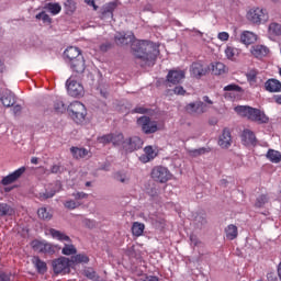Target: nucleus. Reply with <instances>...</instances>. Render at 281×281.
Here are the masks:
<instances>
[{"label": "nucleus", "mask_w": 281, "mask_h": 281, "mask_svg": "<svg viewBox=\"0 0 281 281\" xmlns=\"http://www.w3.org/2000/svg\"><path fill=\"white\" fill-rule=\"evenodd\" d=\"M65 207H67L68 210H76V201L74 200L67 201L65 203Z\"/></svg>", "instance_id": "nucleus-57"}, {"label": "nucleus", "mask_w": 281, "mask_h": 281, "mask_svg": "<svg viewBox=\"0 0 281 281\" xmlns=\"http://www.w3.org/2000/svg\"><path fill=\"white\" fill-rule=\"evenodd\" d=\"M46 9L48 10V12L53 13L54 15L59 14L60 10H63L59 3H48L46 5Z\"/></svg>", "instance_id": "nucleus-37"}, {"label": "nucleus", "mask_w": 281, "mask_h": 281, "mask_svg": "<svg viewBox=\"0 0 281 281\" xmlns=\"http://www.w3.org/2000/svg\"><path fill=\"white\" fill-rule=\"evenodd\" d=\"M150 175L151 179L158 183H167V181L172 179V173H170V170L164 166L154 167Z\"/></svg>", "instance_id": "nucleus-6"}, {"label": "nucleus", "mask_w": 281, "mask_h": 281, "mask_svg": "<svg viewBox=\"0 0 281 281\" xmlns=\"http://www.w3.org/2000/svg\"><path fill=\"white\" fill-rule=\"evenodd\" d=\"M66 87L67 92L71 95V98H82V95H85V87H82L71 77L66 81Z\"/></svg>", "instance_id": "nucleus-8"}, {"label": "nucleus", "mask_w": 281, "mask_h": 281, "mask_svg": "<svg viewBox=\"0 0 281 281\" xmlns=\"http://www.w3.org/2000/svg\"><path fill=\"white\" fill-rule=\"evenodd\" d=\"M224 91H236L237 93H243V88L236 83H231L224 87Z\"/></svg>", "instance_id": "nucleus-45"}, {"label": "nucleus", "mask_w": 281, "mask_h": 281, "mask_svg": "<svg viewBox=\"0 0 281 281\" xmlns=\"http://www.w3.org/2000/svg\"><path fill=\"white\" fill-rule=\"evenodd\" d=\"M190 157H201V155H205L206 153H210V148H199V149H191L188 151Z\"/></svg>", "instance_id": "nucleus-36"}, {"label": "nucleus", "mask_w": 281, "mask_h": 281, "mask_svg": "<svg viewBox=\"0 0 281 281\" xmlns=\"http://www.w3.org/2000/svg\"><path fill=\"white\" fill-rule=\"evenodd\" d=\"M12 209L5 203L0 204V212H10Z\"/></svg>", "instance_id": "nucleus-62"}, {"label": "nucleus", "mask_w": 281, "mask_h": 281, "mask_svg": "<svg viewBox=\"0 0 281 281\" xmlns=\"http://www.w3.org/2000/svg\"><path fill=\"white\" fill-rule=\"evenodd\" d=\"M137 125L142 128V132L145 135H153V133H157V131H159L157 121H151L150 116L144 115V116L138 117Z\"/></svg>", "instance_id": "nucleus-4"}, {"label": "nucleus", "mask_w": 281, "mask_h": 281, "mask_svg": "<svg viewBox=\"0 0 281 281\" xmlns=\"http://www.w3.org/2000/svg\"><path fill=\"white\" fill-rule=\"evenodd\" d=\"M52 267L56 276H59V273H63L65 276L66 273H69V271H71V261L69 260V258L59 257L52 261Z\"/></svg>", "instance_id": "nucleus-5"}, {"label": "nucleus", "mask_w": 281, "mask_h": 281, "mask_svg": "<svg viewBox=\"0 0 281 281\" xmlns=\"http://www.w3.org/2000/svg\"><path fill=\"white\" fill-rule=\"evenodd\" d=\"M217 38H220V41H229V33L227 32L218 33Z\"/></svg>", "instance_id": "nucleus-56"}, {"label": "nucleus", "mask_w": 281, "mask_h": 281, "mask_svg": "<svg viewBox=\"0 0 281 281\" xmlns=\"http://www.w3.org/2000/svg\"><path fill=\"white\" fill-rule=\"evenodd\" d=\"M35 19L42 20L43 23H52V18H49V15L45 13V11L36 14Z\"/></svg>", "instance_id": "nucleus-46"}, {"label": "nucleus", "mask_w": 281, "mask_h": 281, "mask_svg": "<svg viewBox=\"0 0 281 281\" xmlns=\"http://www.w3.org/2000/svg\"><path fill=\"white\" fill-rule=\"evenodd\" d=\"M50 236L55 238L56 240H60V243H69L71 244V237L66 235L65 233L57 231L56 228H50L49 229Z\"/></svg>", "instance_id": "nucleus-22"}, {"label": "nucleus", "mask_w": 281, "mask_h": 281, "mask_svg": "<svg viewBox=\"0 0 281 281\" xmlns=\"http://www.w3.org/2000/svg\"><path fill=\"white\" fill-rule=\"evenodd\" d=\"M144 146V140L139 136H132L126 138L123 143V150L125 153H134V150H139Z\"/></svg>", "instance_id": "nucleus-10"}, {"label": "nucleus", "mask_w": 281, "mask_h": 281, "mask_svg": "<svg viewBox=\"0 0 281 281\" xmlns=\"http://www.w3.org/2000/svg\"><path fill=\"white\" fill-rule=\"evenodd\" d=\"M186 111L191 115H203V113H207V104L203 101H195L187 104Z\"/></svg>", "instance_id": "nucleus-11"}, {"label": "nucleus", "mask_w": 281, "mask_h": 281, "mask_svg": "<svg viewBox=\"0 0 281 281\" xmlns=\"http://www.w3.org/2000/svg\"><path fill=\"white\" fill-rule=\"evenodd\" d=\"M225 234L227 240H236V238H238V226L234 224L226 226Z\"/></svg>", "instance_id": "nucleus-27"}, {"label": "nucleus", "mask_w": 281, "mask_h": 281, "mask_svg": "<svg viewBox=\"0 0 281 281\" xmlns=\"http://www.w3.org/2000/svg\"><path fill=\"white\" fill-rule=\"evenodd\" d=\"M54 110L56 113H65L67 111V105L60 100L54 102Z\"/></svg>", "instance_id": "nucleus-39"}, {"label": "nucleus", "mask_w": 281, "mask_h": 281, "mask_svg": "<svg viewBox=\"0 0 281 281\" xmlns=\"http://www.w3.org/2000/svg\"><path fill=\"white\" fill-rule=\"evenodd\" d=\"M115 8H117V3L110 2L102 7L100 19L106 21V19H113V12H115Z\"/></svg>", "instance_id": "nucleus-15"}, {"label": "nucleus", "mask_w": 281, "mask_h": 281, "mask_svg": "<svg viewBox=\"0 0 281 281\" xmlns=\"http://www.w3.org/2000/svg\"><path fill=\"white\" fill-rule=\"evenodd\" d=\"M31 247L38 254H56V247L45 240L34 239L31 241Z\"/></svg>", "instance_id": "nucleus-7"}, {"label": "nucleus", "mask_w": 281, "mask_h": 281, "mask_svg": "<svg viewBox=\"0 0 281 281\" xmlns=\"http://www.w3.org/2000/svg\"><path fill=\"white\" fill-rule=\"evenodd\" d=\"M203 102L206 104L207 109H210V106H212V104H214V101L210 100V97L204 95L202 98Z\"/></svg>", "instance_id": "nucleus-59"}, {"label": "nucleus", "mask_w": 281, "mask_h": 281, "mask_svg": "<svg viewBox=\"0 0 281 281\" xmlns=\"http://www.w3.org/2000/svg\"><path fill=\"white\" fill-rule=\"evenodd\" d=\"M33 265L37 273H40L41 276H45V273H47V263L43 261L41 258L34 257Z\"/></svg>", "instance_id": "nucleus-25"}, {"label": "nucleus", "mask_w": 281, "mask_h": 281, "mask_svg": "<svg viewBox=\"0 0 281 281\" xmlns=\"http://www.w3.org/2000/svg\"><path fill=\"white\" fill-rule=\"evenodd\" d=\"M70 153L72 154V157H75V159H85V157L89 155V150L78 147H71Z\"/></svg>", "instance_id": "nucleus-30"}, {"label": "nucleus", "mask_w": 281, "mask_h": 281, "mask_svg": "<svg viewBox=\"0 0 281 281\" xmlns=\"http://www.w3.org/2000/svg\"><path fill=\"white\" fill-rule=\"evenodd\" d=\"M144 229H146V226L144 223L134 222L132 225V234L133 236L139 237L142 234H144Z\"/></svg>", "instance_id": "nucleus-32"}, {"label": "nucleus", "mask_w": 281, "mask_h": 281, "mask_svg": "<svg viewBox=\"0 0 281 281\" xmlns=\"http://www.w3.org/2000/svg\"><path fill=\"white\" fill-rule=\"evenodd\" d=\"M75 199H87V193L85 192H77L74 193Z\"/></svg>", "instance_id": "nucleus-63"}, {"label": "nucleus", "mask_w": 281, "mask_h": 281, "mask_svg": "<svg viewBox=\"0 0 281 281\" xmlns=\"http://www.w3.org/2000/svg\"><path fill=\"white\" fill-rule=\"evenodd\" d=\"M145 281H159V277L157 276H147Z\"/></svg>", "instance_id": "nucleus-64"}, {"label": "nucleus", "mask_w": 281, "mask_h": 281, "mask_svg": "<svg viewBox=\"0 0 281 281\" xmlns=\"http://www.w3.org/2000/svg\"><path fill=\"white\" fill-rule=\"evenodd\" d=\"M124 142H126V139H124V134H112L113 146H122V148H124Z\"/></svg>", "instance_id": "nucleus-35"}, {"label": "nucleus", "mask_w": 281, "mask_h": 281, "mask_svg": "<svg viewBox=\"0 0 281 281\" xmlns=\"http://www.w3.org/2000/svg\"><path fill=\"white\" fill-rule=\"evenodd\" d=\"M100 49L102 52H109V49H113V43L111 42H105L103 44L100 45Z\"/></svg>", "instance_id": "nucleus-50"}, {"label": "nucleus", "mask_w": 281, "mask_h": 281, "mask_svg": "<svg viewBox=\"0 0 281 281\" xmlns=\"http://www.w3.org/2000/svg\"><path fill=\"white\" fill-rule=\"evenodd\" d=\"M186 79V71L183 70H169L167 75V85H179Z\"/></svg>", "instance_id": "nucleus-12"}, {"label": "nucleus", "mask_w": 281, "mask_h": 281, "mask_svg": "<svg viewBox=\"0 0 281 281\" xmlns=\"http://www.w3.org/2000/svg\"><path fill=\"white\" fill-rule=\"evenodd\" d=\"M173 93L176 95H183L186 93V89H183V87L181 86H177L175 89H173Z\"/></svg>", "instance_id": "nucleus-54"}, {"label": "nucleus", "mask_w": 281, "mask_h": 281, "mask_svg": "<svg viewBox=\"0 0 281 281\" xmlns=\"http://www.w3.org/2000/svg\"><path fill=\"white\" fill-rule=\"evenodd\" d=\"M247 19L251 23L259 25V23H265V21H267V19H269V15H267V13H265V10L257 8V9H250L248 11Z\"/></svg>", "instance_id": "nucleus-9"}, {"label": "nucleus", "mask_w": 281, "mask_h": 281, "mask_svg": "<svg viewBox=\"0 0 281 281\" xmlns=\"http://www.w3.org/2000/svg\"><path fill=\"white\" fill-rule=\"evenodd\" d=\"M86 277L89 279V280H94L95 279V271L93 270H86Z\"/></svg>", "instance_id": "nucleus-58"}, {"label": "nucleus", "mask_w": 281, "mask_h": 281, "mask_svg": "<svg viewBox=\"0 0 281 281\" xmlns=\"http://www.w3.org/2000/svg\"><path fill=\"white\" fill-rule=\"evenodd\" d=\"M266 157L272 164H280V161H281V154H280V151H278L276 149H269Z\"/></svg>", "instance_id": "nucleus-31"}, {"label": "nucleus", "mask_w": 281, "mask_h": 281, "mask_svg": "<svg viewBox=\"0 0 281 281\" xmlns=\"http://www.w3.org/2000/svg\"><path fill=\"white\" fill-rule=\"evenodd\" d=\"M132 113H139L140 115H146L147 113H150V109H146L144 106H136Z\"/></svg>", "instance_id": "nucleus-49"}, {"label": "nucleus", "mask_w": 281, "mask_h": 281, "mask_svg": "<svg viewBox=\"0 0 281 281\" xmlns=\"http://www.w3.org/2000/svg\"><path fill=\"white\" fill-rule=\"evenodd\" d=\"M38 218L42 221H52L54 215L50 212H37Z\"/></svg>", "instance_id": "nucleus-48"}, {"label": "nucleus", "mask_w": 281, "mask_h": 281, "mask_svg": "<svg viewBox=\"0 0 281 281\" xmlns=\"http://www.w3.org/2000/svg\"><path fill=\"white\" fill-rule=\"evenodd\" d=\"M236 113L241 117H247L250 122H257V124H269V116L259 109L251 108L249 105H239L235 108Z\"/></svg>", "instance_id": "nucleus-2"}, {"label": "nucleus", "mask_w": 281, "mask_h": 281, "mask_svg": "<svg viewBox=\"0 0 281 281\" xmlns=\"http://www.w3.org/2000/svg\"><path fill=\"white\" fill-rule=\"evenodd\" d=\"M68 65H70V69L78 76H82V74H85V69H87L83 56H79L77 59L69 61Z\"/></svg>", "instance_id": "nucleus-13"}, {"label": "nucleus", "mask_w": 281, "mask_h": 281, "mask_svg": "<svg viewBox=\"0 0 281 281\" xmlns=\"http://www.w3.org/2000/svg\"><path fill=\"white\" fill-rule=\"evenodd\" d=\"M250 52L255 58H265V56L269 55V47L265 45H255L251 47Z\"/></svg>", "instance_id": "nucleus-21"}, {"label": "nucleus", "mask_w": 281, "mask_h": 281, "mask_svg": "<svg viewBox=\"0 0 281 281\" xmlns=\"http://www.w3.org/2000/svg\"><path fill=\"white\" fill-rule=\"evenodd\" d=\"M266 278H267V281H280L276 272H268Z\"/></svg>", "instance_id": "nucleus-53"}, {"label": "nucleus", "mask_w": 281, "mask_h": 281, "mask_svg": "<svg viewBox=\"0 0 281 281\" xmlns=\"http://www.w3.org/2000/svg\"><path fill=\"white\" fill-rule=\"evenodd\" d=\"M255 41H258V36L249 31H244L240 35V42L244 43V45H251Z\"/></svg>", "instance_id": "nucleus-24"}, {"label": "nucleus", "mask_w": 281, "mask_h": 281, "mask_svg": "<svg viewBox=\"0 0 281 281\" xmlns=\"http://www.w3.org/2000/svg\"><path fill=\"white\" fill-rule=\"evenodd\" d=\"M0 102H2L3 106L10 108L16 104V95L12 91L5 90L0 97Z\"/></svg>", "instance_id": "nucleus-16"}, {"label": "nucleus", "mask_w": 281, "mask_h": 281, "mask_svg": "<svg viewBox=\"0 0 281 281\" xmlns=\"http://www.w3.org/2000/svg\"><path fill=\"white\" fill-rule=\"evenodd\" d=\"M61 254L64 256H74L78 254V249H76V246H74V244H65L64 248L61 249Z\"/></svg>", "instance_id": "nucleus-34"}, {"label": "nucleus", "mask_w": 281, "mask_h": 281, "mask_svg": "<svg viewBox=\"0 0 281 281\" xmlns=\"http://www.w3.org/2000/svg\"><path fill=\"white\" fill-rule=\"evenodd\" d=\"M190 241H191V245H193V247H199V244L201 243L199 240V237L194 234L190 235Z\"/></svg>", "instance_id": "nucleus-51"}, {"label": "nucleus", "mask_w": 281, "mask_h": 281, "mask_svg": "<svg viewBox=\"0 0 281 281\" xmlns=\"http://www.w3.org/2000/svg\"><path fill=\"white\" fill-rule=\"evenodd\" d=\"M266 203H269V195L261 194L257 198L255 202V207H262Z\"/></svg>", "instance_id": "nucleus-38"}, {"label": "nucleus", "mask_w": 281, "mask_h": 281, "mask_svg": "<svg viewBox=\"0 0 281 281\" xmlns=\"http://www.w3.org/2000/svg\"><path fill=\"white\" fill-rule=\"evenodd\" d=\"M144 153L145 155H142L139 157L143 164H148V161H151V159H155V157H157V154H155V149H153V146L145 147Z\"/></svg>", "instance_id": "nucleus-23"}, {"label": "nucleus", "mask_w": 281, "mask_h": 281, "mask_svg": "<svg viewBox=\"0 0 281 281\" xmlns=\"http://www.w3.org/2000/svg\"><path fill=\"white\" fill-rule=\"evenodd\" d=\"M83 224L86 225V227H88L89 229H93V227H95V221L93 220H85Z\"/></svg>", "instance_id": "nucleus-55"}, {"label": "nucleus", "mask_w": 281, "mask_h": 281, "mask_svg": "<svg viewBox=\"0 0 281 281\" xmlns=\"http://www.w3.org/2000/svg\"><path fill=\"white\" fill-rule=\"evenodd\" d=\"M64 56H65V58H67L68 64H69L72 60H77V58H80V56H82V54L80 53V48L70 46L65 49Z\"/></svg>", "instance_id": "nucleus-18"}, {"label": "nucleus", "mask_w": 281, "mask_h": 281, "mask_svg": "<svg viewBox=\"0 0 281 281\" xmlns=\"http://www.w3.org/2000/svg\"><path fill=\"white\" fill-rule=\"evenodd\" d=\"M241 142L246 146H249V144H256V134L251 130H244L241 134Z\"/></svg>", "instance_id": "nucleus-26"}, {"label": "nucleus", "mask_w": 281, "mask_h": 281, "mask_svg": "<svg viewBox=\"0 0 281 281\" xmlns=\"http://www.w3.org/2000/svg\"><path fill=\"white\" fill-rule=\"evenodd\" d=\"M61 168L59 165H53L50 168L52 175H60L63 172Z\"/></svg>", "instance_id": "nucleus-52"}, {"label": "nucleus", "mask_w": 281, "mask_h": 281, "mask_svg": "<svg viewBox=\"0 0 281 281\" xmlns=\"http://www.w3.org/2000/svg\"><path fill=\"white\" fill-rule=\"evenodd\" d=\"M71 265H89V256L86 254H78L70 257Z\"/></svg>", "instance_id": "nucleus-28"}, {"label": "nucleus", "mask_w": 281, "mask_h": 281, "mask_svg": "<svg viewBox=\"0 0 281 281\" xmlns=\"http://www.w3.org/2000/svg\"><path fill=\"white\" fill-rule=\"evenodd\" d=\"M190 72L193 78H201L207 74V69H205L201 63H193L190 67Z\"/></svg>", "instance_id": "nucleus-20"}, {"label": "nucleus", "mask_w": 281, "mask_h": 281, "mask_svg": "<svg viewBox=\"0 0 281 281\" xmlns=\"http://www.w3.org/2000/svg\"><path fill=\"white\" fill-rule=\"evenodd\" d=\"M114 42L119 47L131 45L136 65L139 67H153L157 56H159V46L153 42L135 40V35L126 33H116Z\"/></svg>", "instance_id": "nucleus-1"}, {"label": "nucleus", "mask_w": 281, "mask_h": 281, "mask_svg": "<svg viewBox=\"0 0 281 281\" xmlns=\"http://www.w3.org/2000/svg\"><path fill=\"white\" fill-rule=\"evenodd\" d=\"M246 78L248 82H256L258 78V70L256 69H250L246 72Z\"/></svg>", "instance_id": "nucleus-41"}, {"label": "nucleus", "mask_w": 281, "mask_h": 281, "mask_svg": "<svg viewBox=\"0 0 281 281\" xmlns=\"http://www.w3.org/2000/svg\"><path fill=\"white\" fill-rule=\"evenodd\" d=\"M266 91L270 93H280L281 91V82L278 79H268L265 82Z\"/></svg>", "instance_id": "nucleus-19"}, {"label": "nucleus", "mask_w": 281, "mask_h": 281, "mask_svg": "<svg viewBox=\"0 0 281 281\" xmlns=\"http://www.w3.org/2000/svg\"><path fill=\"white\" fill-rule=\"evenodd\" d=\"M65 9L67 14H74L76 12V3L71 0H67L65 3Z\"/></svg>", "instance_id": "nucleus-42"}, {"label": "nucleus", "mask_w": 281, "mask_h": 281, "mask_svg": "<svg viewBox=\"0 0 281 281\" xmlns=\"http://www.w3.org/2000/svg\"><path fill=\"white\" fill-rule=\"evenodd\" d=\"M114 179L120 183H128V181H131V176L126 171H119L114 175Z\"/></svg>", "instance_id": "nucleus-33"}, {"label": "nucleus", "mask_w": 281, "mask_h": 281, "mask_svg": "<svg viewBox=\"0 0 281 281\" xmlns=\"http://www.w3.org/2000/svg\"><path fill=\"white\" fill-rule=\"evenodd\" d=\"M56 194V191H50V192H46L43 193V195H41V199H52V196H54Z\"/></svg>", "instance_id": "nucleus-60"}, {"label": "nucleus", "mask_w": 281, "mask_h": 281, "mask_svg": "<svg viewBox=\"0 0 281 281\" xmlns=\"http://www.w3.org/2000/svg\"><path fill=\"white\" fill-rule=\"evenodd\" d=\"M270 34H274V36H281V25L279 23H271L269 25Z\"/></svg>", "instance_id": "nucleus-40"}, {"label": "nucleus", "mask_w": 281, "mask_h": 281, "mask_svg": "<svg viewBox=\"0 0 281 281\" xmlns=\"http://www.w3.org/2000/svg\"><path fill=\"white\" fill-rule=\"evenodd\" d=\"M218 146H221V148L232 146V132H229V128L223 130V133L218 138Z\"/></svg>", "instance_id": "nucleus-17"}, {"label": "nucleus", "mask_w": 281, "mask_h": 281, "mask_svg": "<svg viewBox=\"0 0 281 281\" xmlns=\"http://www.w3.org/2000/svg\"><path fill=\"white\" fill-rule=\"evenodd\" d=\"M99 144H112L113 142V134H106L103 136L98 137Z\"/></svg>", "instance_id": "nucleus-44"}, {"label": "nucleus", "mask_w": 281, "mask_h": 281, "mask_svg": "<svg viewBox=\"0 0 281 281\" xmlns=\"http://www.w3.org/2000/svg\"><path fill=\"white\" fill-rule=\"evenodd\" d=\"M166 210H168L169 212H181V205L168 202L166 204Z\"/></svg>", "instance_id": "nucleus-47"}, {"label": "nucleus", "mask_w": 281, "mask_h": 281, "mask_svg": "<svg viewBox=\"0 0 281 281\" xmlns=\"http://www.w3.org/2000/svg\"><path fill=\"white\" fill-rule=\"evenodd\" d=\"M25 173V167H21L10 173L9 176L2 178L1 183L2 186H10V183H14V181H18V179H21V176Z\"/></svg>", "instance_id": "nucleus-14"}, {"label": "nucleus", "mask_w": 281, "mask_h": 281, "mask_svg": "<svg viewBox=\"0 0 281 281\" xmlns=\"http://www.w3.org/2000/svg\"><path fill=\"white\" fill-rule=\"evenodd\" d=\"M237 53H238V49H236L232 46H228L225 49L226 58H228V60H234V56H236Z\"/></svg>", "instance_id": "nucleus-43"}, {"label": "nucleus", "mask_w": 281, "mask_h": 281, "mask_svg": "<svg viewBox=\"0 0 281 281\" xmlns=\"http://www.w3.org/2000/svg\"><path fill=\"white\" fill-rule=\"evenodd\" d=\"M0 281H10V274L0 271Z\"/></svg>", "instance_id": "nucleus-61"}, {"label": "nucleus", "mask_w": 281, "mask_h": 281, "mask_svg": "<svg viewBox=\"0 0 281 281\" xmlns=\"http://www.w3.org/2000/svg\"><path fill=\"white\" fill-rule=\"evenodd\" d=\"M211 71L214 76H223L225 74V65L221 61L211 64Z\"/></svg>", "instance_id": "nucleus-29"}, {"label": "nucleus", "mask_w": 281, "mask_h": 281, "mask_svg": "<svg viewBox=\"0 0 281 281\" xmlns=\"http://www.w3.org/2000/svg\"><path fill=\"white\" fill-rule=\"evenodd\" d=\"M67 111L76 124H82L85 117H87V108L80 101L70 103L67 106Z\"/></svg>", "instance_id": "nucleus-3"}]
</instances>
